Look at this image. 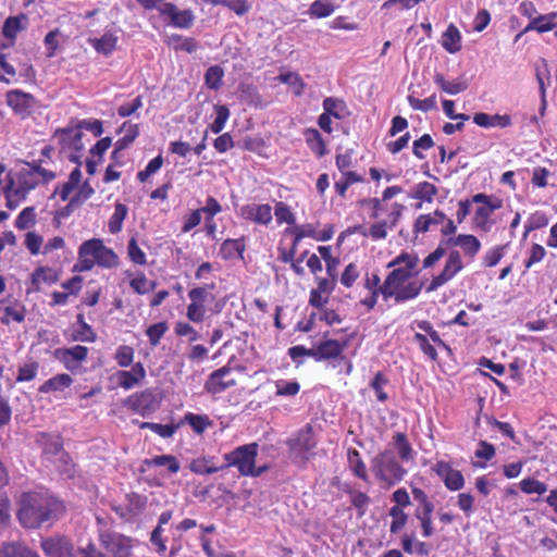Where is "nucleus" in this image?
Segmentation results:
<instances>
[{"mask_svg": "<svg viewBox=\"0 0 557 557\" xmlns=\"http://www.w3.org/2000/svg\"><path fill=\"white\" fill-rule=\"evenodd\" d=\"M214 284L196 287L189 290L190 304L187 306L186 317L189 321L201 323L206 317V307L215 300Z\"/></svg>", "mask_w": 557, "mask_h": 557, "instance_id": "1a4fd4ad", "label": "nucleus"}, {"mask_svg": "<svg viewBox=\"0 0 557 557\" xmlns=\"http://www.w3.org/2000/svg\"><path fill=\"white\" fill-rule=\"evenodd\" d=\"M114 377L117 385L124 389H132L146 377V369L141 362H136L128 370H119Z\"/></svg>", "mask_w": 557, "mask_h": 557, "instance_id": "412c9836", "label": "nucleus"}, {"mask_svg": "<svg viewBox=\"0 0 557 557\" xmlns=\"http://www.w3.org/2000/svg\"><path fill=\"white\" fill-rule=\"evenodd\" d=\"M39 370V362L30 360L18 367L16 383L30 382L36 379Z\"/></svg>", "mask_w": 557, "mask_h": 557, "instance_id": "09e8293b", "label": "nucleus"}, {"mask_svg": "<svg viewBox=\"0 0 557 557\" xmlns=\"http://www.w3.org/2000/svg\"><path fill=\"white\" fill-rule=\"evenodd\" d=\"M159 12L161 15L166 16L170 20V24L176 28H189L195 21V14L190 9L178 10L175 4L170 2L162 3Z\"/></svg>", "mask_w": 557, "mask_h": 557, "instance_id": "a211bd4d", "label": "nucleus"}, {"mask_svg": "<svg viewBox=\"0 0 557 557\" xmlns=\"http://www.w3.org/2000/svg\"><path fill=\"white\" fill-rule=\"evenodd\" d=\"M112 268L117 264V256L112 249L106 247L101 239H89L84 242L78 249V260L73 270L77 272L88 271L94 265Z\"/></svg>", "mask_w": 557, "mask_h": 557, "instance_id": "20e7f679", "label": "nucleus"}, {"mask_svg": "<svg viewBox=\"0 0 557 557\" xmlns=\"http://www.w3.org/2000/svg\"><path fill=\"white\" fill-rule=\"evenodd\" d=\"M446 220L444 212L435 210L431 214H420L413 225L416 233H426L433 225L442 224Z\"/></svg>", "mask_w": 557, "mask_h": 557, "instance_id": "c85d7f7f", "label": "nucleus"}, {"mask_svg": "<svg viewBox=\"0 0 557 557\" xmlns=\"http://www.w3.org/2000/svg\"><path fill=\"white\" fill-rule=\"evenodd\" d=\"M64 511L63 502L57 497L42 492H25L20 497L16 517L23 528L38 529Z\"/></svg>", "mask_w": 557, "mask_h": 557, "instance_id": "f257e3e1", "label": "nucleus"}, {"mask_svg": "<svg viewBox=\"0 0 557 557\" xmlns=\"http://www.w3.org/2000/svg\"><path fill=\"white\" fill-rule=\"evenodd\" d=\"M5 101L13 112L22 117L29 115L36 108L35 97L20 89L9 90Z\"/></svg>", "mask_w": 557, "mask_h": 557, "instance_id": "f3484780", "label": "nucleus"}, {"mask_svg": "<svg viewBox=\"0 0 557 557\" xmlns=\"http://www.w3.org/2000/svg\"><path fill=\"white\" fill-rule=\"evenodd\" d=\"M462 269L460 255L457 250H451L443 272L435 278H453Z\"/></svg>", "mask_w": 557, "mask_h": 557, "instance_id": "37998d69", "label": "nucleus"}, {"mask_svg": "<svg viewBox=\"0 0 557 557\" xmlns=\"http://www.w3.org/2000/svg\"><path fill=\"white\" fill-rule=\"evenodd\" d=\"M121 131L124 132V136L115 143V149L112 152V158H116L119 152L128 148L136 137L139 135L138 124H129L124 122L121 126Z\"/></svg>", "mask_w": 557, "mask_h": 557, "instance_id": "7c9ffc66", "label": "nucleus"}, {"mask_svg": "<svg viewBox=\"0 0 557 557\" xmlns=\"http://www.w3.org/2000/svg\"><path fill=\"white\" fill-rule=\"evenodd\" d=\"M354 336L355 334H351L344 339L323 338L313 346L314 354H312V358L317 362L337 359L345 360L344 351Z\"/></svg>", "mask_w": 557, "mask_h": 557, "instance_id": "f8f14e48", "label": "nucleus"}, {"mask_svg": "<svg viewBox=\"0 0 557 557\" xmlns=\"http://www.w3.org/2000/svg\"><path fill=\"white\" fill-rule=\"evenodd\" d=\"M277 79L283 84H287V85L292 86L294 88V92L297 96L302 94L305 84H304L301 77L297 73H294V72L281 73L277 76Z\"/></svg>", "mask_w": 557, "mask_h": 557, "instance_id": "052dcab7", "label": "nucleus"}, {"mask_svg": "<svg viewBox=\"0 0 557 557\" xmlns=\"http://www.w3.org/2000/svg\"><path fill=\"white\" fill-rule=\"evenodd\" d=\"M308 147L319 157L326 154V146L320 132L315 128H307L304 133Z\"/></svg>", "mask_w": 557, "mask_h": 557, "instance_id": "c9c22d12", "label": "nucleus"}, {"mask_svg": "<svg viewBox=\"0 0 557 557\" xmlns=\"http://www.w3.org/2000/svg\"><path fill=\"white\" fill-rule=\"evenodd\" d=\"M77 324L79 325V329L74 331L72 335L73 341L94 343L97 339L96 333L91 326L86 323L82 313L77 314Z\"/></svg>", "mask_w": 557, "mask_h": 557, "instance_id": "a19ab883", "label": "nucleus"}, {"mask_svg": "<svg viewBox=\"0 0 557 557\" xmlns=\"http://www.w3.org/2000/svg\"><path fill=\"white\" fill-rule=\"evenodd\" d=\"M89 349L86 346L75 345L73 347H60L53 350V358L72 372L78 373L83 363L88 359Z\"/></svg>", "mask_w": 557, "mask_h": 557, "instance_id": "9b49d317", "label": "nucleus"}, {"mask_svg": "<svg viewBox=\"0 0 557 557\" xmlns=\"http://www.w3.org/2000/svg\"><path fill=\"white\" fill-rule=\"evenodd\" d=\"M388 517L391 518V534H398L400 531L404 530V528L407 525L409 521V515L406 512V510L389 508Z\"/></svg>", "mask_w": 557, "mask_h": 557, "instance_id": "a18cd8bd", "label": "nucleus"}, {"mask_svg": "<svg viewBox=\"0 0 557 557\" xmlns=\"http://www.w3.org/2000/svg\"><path fill=\"white\" fill-rule=\"evenodd\" d=\"M73 383V379L67 373H59L49 380L45 381L39 387L38 392L41 394H49L51 392H62L70 387Z\"/></svg>", "mask_w": 557, "mask_h": 557, "instance_id": "cd10ccee", "label": "nucleus"}, {"mask_svg": "<svg viewBox=\"0 0 557 557\" xmlns=\"http://www.w3.org/2000/svg\"><path fill=\"white\" fill-rule=\"evenodd\" d=\"M36 212L34 207L24 208L17 215L14 225L18 230H27L35 224Z\"/></svg>", "mask_w": 557, "mask_h": 557, "instance_id": "4d7b16f0", "label": "nucleus"}, {"mask_svg": "<svg viewBox=\"0 0 557 557\" xmlns=\"http://www.w3.org/2000/svg\"><path fill=\"white\" fill-rule=\"evenodd\" d=\"M371 467L375 479L384 488L397 485L407 474V470L391 451L381 453L372 458Z\"/></svg>", "mask_w": 557, "mask_h": 557, "instance_id": "423d86ee", "label": "nucleus"}, {"mask_svg": "<svg viewBox=\"0 0 557 557\" xmlns=\"http://www.w3.org/2000/svg\"><path fill=\"white\" fill-rule=\"evenodd\" d=\"M127 213L128 208L125 205L121 202L115 203L114 212L108 222L109 232L111 234H117L119 232H121L123 222L126 219Z\"/></svg>", "mask_w": 557, "mask_h": 557, "instance_id": "79ce46f5", "label": "nucleus"}, {"mask_svg": "<svg viewBox=\"0 0 557 557\" xmlns=\"http://www.w3.org/2000/svg\"><path fill=\"white\" fill-rule=\"evenodd\" d=\"M184 421L197 435L203 434L208 428L213 425V421L207 414H197L193 412H187L184 416Z\"/></svg>", "mask_w": 557, "mask_h": 557, "instance_id": "4c0bfd02", "label": "nucleus"}, {"mask_svg": "<svg viewBox=\"0 0 557 557\" xmlns=\"http://www.w3.org/2000/svg\"><path fill=\"white\" fill-rule=\"evenodd\" d=\"M38 443L42 448V451L47 455H58L62 453L63 443L61 436H54L46 433H41L38 437Z\"/></svg>", "mask_w": 557, "mask_h": 557, "instance_id": "58836bf2", "label": "nucleus"}, {"mask_svg": "<svg viewBox=\"0 0 557 557\" xmlns=\"http://www.w3.org/2000/svg\"><path fill=\"white\" fill-rule=\"evenodd\" d=\"M0 557H40L36 552L22 543H8L0 549Z\"/></svg>", "mask_w": 557, "mask_h": 557, "instance_id": "e433bc0d", "label": "nucleus"}, {"mask_svg": "<svg viewBox=\"0 0 557 557\" xmlns=\"http://www.w3.org/2000/svg\"><path fill=\"white\" fill-rule=\"evenodd\" d=\"M557 27V12L539 15L530 21L522 33L536 30L537 33H546Z\"/></svg>", "mask_w": 557, "mask_h": 557, "instance_id": "a878e982", "label": "nucleus"}, {"mask_svg": "<svg viewBox=\"0 0 557 557\" xmlns=\"http://www.w3.org/2000/svg\"><path fill=\"white\" fill-rule=\"evenodd\" d=\"M98 541L103 550L94 543L81 548L82 557H134L138 540L112 530H99Z\"/></svg>", "mask_w": 557, "mask_h": 557, "instance_id": "7ed1b4c3", "label": "nucleus"}, {"mask_svg": "<svg viewBox=\"0 0 557 557\" xmlns=\"http://www.w3.org/2000/svg\"><path fill=\"white\" fill-rule=\"evenodd\" d=\"M224 76V72L221 66L212 65L210 66L205 75V82L208 88L212 90H218L222 86V79Z\"/></svg>", "mask_w": 557, "mask_h": 557, "instance_id": "6e6d98bb", "label": "nucleus"}, {"mask_svg": "<svg viewBox=\"0 0 557 557\" xmlns=\"http://www.w3.org/2000/svg\"><path fill=\"white\" fill-rule=\"evenodd\" d=\"M239 215L257 224L268 225L272 221V208L270 205H244L239 208Z\"/></svg>", "mask_w": 557, "mask_h": 557, "instance_id": "aec40b11", "label": "nucleus"}, {"mask_svg": "<svg viewBox=\"0 0 557 557\" xmlns=\"http://www.w3.org/2000/svg\"><path fill=\"white\" fill-rule=\"evenodd\" d=\"M168 330L169 325L165 321H161L149 325L146 330V335L148 337L150 346H158L160 344L161 338L164 336Z\"/></svg>", "mask_w": 557, "mask_h": 557, "instance_id": "603ef678", "label": "nucleus"}, {"mask_svg": "<svg viewBox=\"0 0 557 557\" xmlns=\"http://www.w3.org/2000/svg\"><path fill=\"white\" fill-rule=\"evenodd\" d=\"M348 468L352 474L363 482H369V474L367 466L361 457V454L356 448H348L347 450Z\"/></svg>", "mask_w": 557, "mask_h": 557, "instance_id": "393cba45", "label": "nucleus"}, {"mask_svg": "<svg viewBox=\"0 0 557 557\" xmlns=\"http://www.w3.org/2000/svg\"><path fill=\"white\" fill-rule=\"evenodd\" d=\"M417 326L424 332L414 333L413 342L419 346L421 352L431 361L438 360L437 348L451 352L450 347L441 338L440 333L433 327L432 323L428 320H416L410 327L413 330Z\"/></svg>", "mask_w": 557, "mask_h": 557, "instance_id": "6e6552de", "label": "nucleus"}, {"mask_svg": "<svg viewBox=\"0 0 557 557\" xmlns=\"http://www.w3.org/2000/svg\"><path fill=\"white\" fill-rule=\"evenodd\" d=\"M135 350L128 345H121L116 348L114 360L121 368H127L133 364Z\"/></svg>", "mask_w": 557, "mask_h": 557, "instance_id": "5fc2aeb1", "label": "nucleus"}, {"mask_svg": "<svg viewBox=\"0 0 557 557\" xmlns=\"http://www.w3.org/2000/svg\"><path fill=\"white\" fill-rule=\"evenodd\" d=\"M317 441L310 428L301 430L295 441L294 448L302 456L305 460L309 459L308 454L314 449Z\"/></svg>", "mask_w": 557, "mask_h": 557, "instance_id": "2f4dec72", "label": "nucleus"}, {"mask_svg": "<svg viewBox=\"0 0 557 557\" xmlns=\"http://www.w3.org/2000/svg\"><path fill=\"white\" fill-rule=\"evenodd\" d=\"M173 42H176L174 48L176 50L186 51L188 53H193L198 49V45L194 38L183 37L181 35H173L171 37Z\"/></svg>", "mask_w": 557, "mask_h": 557, "instance_id": "774afa93", "label": "nucleus"}, {"mask_svg": "<svg viewBox=\"0 0 557 557\" xmlns=\"http://www.w3.org/2000/svg\"><path fill=\"white\" fill-rule=\"evenodd\" d=\"M387 384L388 379L381 371L376 372L370 382V387L375 392L376 399L380 403H385L388 399V395L384 391V386Z\"/></svg>", "mask_w": 557, "mask_h": 557, "instance_id": "864d4df0", "label": "nucleus"}, {"mask_svg": "<svg viewBox=\"0 0 557 557\" xmlns=\"http://www.w3.org/2000/svg\"><path fill=\"white\" fill-rule=\"evenodd\" d=\"M520 488L524 494L542 495L547 491V485L536 479L527 478L520 481Z\"/></svg>", "mask_w": 557, "mask_h": 557, "instance_id": "680f3d73", "label": "nucleus"}, {"mask_svg": "<svg viewBox=\"0 0 557 557\" xmlns=\"http://www.w3.org/2000/svg\"><path fill=\"white\" fill-rule=\"evenodd\" d=\"M162 397L153 388L129 395L124 405L133 412L143 417L149 416L160 408Z\"/></svg>", "mask_w": 557, "mask_h": 557, "instance_id": "9d476101", "label": "nucleus"}, {"mask_svg": "<svg viewBox=\"0 0 557 557\" xmlns=\"http://www.w3.org/2000/svg\"><path fill=\"white\" fill-rule=\"evenodd\" d=\"M26 317V308L24 305L14 301L10 302L3 308V317L0 321L4 325H9L11 322L22 323Z\"/></svg>", "mask_w": 557, "mask_h": 557, "instance_id": "f704fd0d", "label": "nucleus"}, {"mask_svg": "<svg viewBox=\"0 0 557 557\" xmlns=\"http://www.w3.org/2000/svg\"><path fill=\"white\" fill-rule=\"evenodd\" d=\"M335 7L330 0H315L310 4L309 15L311 17L323 18L332 15Z\"/></svg>", "mask_w": 557, "mask_h": 557, "instance_id": "de8ad7c7", "label": "nucleus"}, {"mask_svg": "<svg viewBox=\"0 0 557 557\" xmlns=\"http://www.w3.org/2000/svg\"><path fill=\"white\" fill-rule=\"evenodd\" d=\"M277 396L290 397L295 396L300 391V384L297 381L280 380L275 383Z\"/></svg>", "mask_w": 557, "mask_h": 557, "instance_id": "e2e57ef3", "label": "nucleus"}, {"mask_svg": "<svg viewBox=\"0 0 557 557\" xmlns=\"http://www.w3.org/2000/svg\"><path fill=\"white\" fill-rule=\"evenodd\" d=\"M417 264V259L412 258L408 255H403L398 257L391 265H397L386 278H411L416 275L414 269Z\"/></svg>", "mask_w": 557, "mask_h": 557, "instance_id": "4be33fe9", "label": "nucleus"}, {"mask_svg": "<svg viewBox=\"0 0 557 557\" xmlns=\"http://www.w3.org/2000/svg\"><path fill=\"white\" fill-rule=\"evenodd\" d=\"M149 467H163L165 466L170 473L175 474L180 471L181 465L177 458L173 455H157L151 459L145 460Z\"/></svg>", "mask_w": 557, "mask_h": 557, "instance_id": "ea45409f", "label": "nucleus"}, {"mask_svg": "<svg viewBox=\"0 0 557 557\" xmlns=\"http://www.w3.org/2000/svg\"><path fill=\"white\" fill-rule=\"evenodd\" d=\"M237 383L233 375V370L228 366H224L209 374L205 382V391L211 395H219L227 388L235 386Z\"/></svg>", "mask_w": 557, "mask_h": 557, "instance_id": "2eb2a0df", "label": "nucleus"}, {"mask_svg": "<svg viewBox=\"0 0 557 557\" xmlns=\"http://www.w3.org/2000/svg\"><path fill=\"white\" fill-rule=\"evenodd\" d=\"M380 281H364L367 295L360 299V304L368 310L374 308L379 295L384 300L394 298L395 302H403L417 297L422 288L421 281H384L379 285Z\"/></svg>", "mask_w": 557, "mask_h": 557, "instance_id": "f03ea898", "label": "nucleus"}, {"mask_svg": "<svg viewBox=\"0 0 557 557\" xmlns=\"http://www.w3.org/2000/svg\"><path fill=\"white\" fill-rule=\"evenodd\" d=\"M40 547L46 557H75L73 545L63 536L42 539Z\"/></svg>", "mask_w": 557, "mask_h": 557, "instance_id": "6ab92c4d", "label": "nucleus"}, {"mask_svg": "<svg viewBox=\"0 0 557 557\" xmlns=\"http://www.w3.org/2000/svg\"><path fill=\"white\" fill-rule=\"evenodd\" d=\"M119 36L116 32L107 30L99 38H88L87 42L100 54L111 55L116 49Z\"/></svg>", "mask_w": 557, "mask_h": 557, "instance_id": "5701e85b", "label": "nucleus"}, {"mask_svg": "<svg viewBox=\"0 0 557 557\" xmlns=\"http://www.w3.org/2000/svg\"><path fill=\"white\" fill-rule=\"evenodd\" d=\"M472 202L482 203L474 214V222L476 226L482 231H490L492 227L490 216L493 211L502 208L503 201L496 197L487 196L485 194H476L472 197Z\"/></svg>", "mask_w": 557, "mask_h": 557, "instance_id": "ddd939ff", "label": "nucleus"}, {"mask_svg": "<svg viewBox=\"0 0 557 557\" xmlns=\"http://www.w3.org/2000/svg\"><path fill=\"white\" fill-rule=\"evenodd\" d=\"M244 238L225 239L220 247V255L225 260L242 259L245 251Z\"/></svg>", "mask_w": 557, "mask_h": 557, "instance_id": "c756f323", "label": "nucleus"}, {"mask_svg": "<svg viewBox=\"0 0 557 557\" xmlns=\"http://www.w3.org/2000/svg\"><path fill=\"white\" fill-rule=\"evenodd\" d=\"M441 44L449 53H456L461 49V34L453 23L443 33Z\"/></svg>", "mask_w": 557, "mask_h": 557, "instance_id": "473e14b6", "label": "nucleus"}, {"mask_svg": "<svg viewBox=\"0 0 557 557\" xmlns=\"http://www.w3.org/2000/svg\"><path fill=\"white\" fill-rule=\"evenodd\" d=\"M445 244L449 247H460L466 255L474 256L481 248L479 239L473 235H458L448 238Z\"/></svg>", "mask_w": 557, "mask_h": 557, "instance_id": "bb28decb", "label": "nucleus"}, {"mask_svg": "<svg viewBox=\"0 0 557 557\" xmlns=\"http://www.w3.org/2000/svg\"><path fill=\"white\" fill-rule=\"evenodd\" d=\"M23 21H26V16L24 14L8 17L2 28L3 36L9 39H14L17 33L23 29Z\"/></svg>", "mask_w": 557, "mask_h": 557, "instance_id": "8fccbe9b", "label": "nucleus"}, {"mask_svg": "<svg viewBox=\"0 0 557 557\" xmlns=\"http://www.w3.org/2000/svg\"><path fill=\"white\" fill-rule=\"evenodd\" d=\"M391 500L393 503L391 508L394 509L405 510L411 505L410 494L405 487L395 490L391 495Z\"/></svg>", "mask_w": 557, "mask_h": 557, "instance_id": "bf43d9fd", "label": "nucleus"}, {"mask_svg": "<svg viewBox=\"0 0 557 557\" xmlns=\"http://www.w3.org/2000/svg\"><path fill=\"white\" fill-rule=\"evenodd\" d=\"M147 504L148 497L146 495L131 492L126 494V503L113 507V510L121 519L131 522L144 513Z\"/></svg>", "mask_w": 557, "mask_h": 557, "instance_id": "4468645a", "label": "nucleus"}, {"mask_svg": "<svg viewBox=\"0 0 557 557\" xmlns=\"http://www.w3.org/2000/svg\"><path fill=\"white\" fill-rule=\"evenodd\" d=\"M323 110L324 113L332 115L335 119H342V110L344 109V102L342 100L335 99L333 97L325 98L323 100Z\"/></svg>", "mask_w": 557, "mask_h": 557, "instance_id": "69168bd1", "label": "nucleus"}, {"mask_svg": "<svg viewBox=\"0 0 557 557\" xmlns=\"http://www.w3.org/2000/svg\"><path fill=\"white\" fill-rule=\"evenodd\" d=\"M214 110L216 116L212 124L210 125V129L212 131V133L219 134L220 132H222L230 117V110L226 106L219 104L214 107Z\"/></svg>", "mask_w": 557, "mask_h": 557, "instance_id": "13d9d810", "label": "nucleus"}, {"mask_svg": "<svg viewBox=\"0 0 557 557\" xmlns=\"http://www.w3.org/2000/svg\"><path fill=\"white\" fill-rule=\"evenodd\" d=\"M434 82L440 88L448 95H458L468 88L465 82H449L444 78L443 75L437 74L434 77Z\"/></svg>", "mask_w": 557, "mask_h": 557, "instance_id": "3c124183", "label": "nucleus"}, {"mask_svg": "<svg viewBox=\"0 0 557 557\" xmlns=\"http://www.w3.org/2000/svg\"><path fill=\"white\" fill-rule=\"evenodd\" d=\"M436 194L437 188L435 185L429 182H421L414 185L410 197L425 202H432Z\"/></svg>", "mask_w": 557, "mask_h": 557, "instance_id": "49530a36", "label": "nucleus"}, {"mask_svg": "<svg viewBox=\"0 0 557 557\" xmlns=\"http://www.w3.org/2000/svg\"><path fill=\"white\" fill-rule=\"evenodd\" d=\"M394 444L397 448L398 456L403 461L413 460V450L409 443L407 435L403 432H398L393 436Z\"/></svg>", "mask_w": 557, "mask_h": 557, "instance_id": "c03bdc74", "label": "nucleus"}, {"mask_svg": "<svg viewBox=\"0 0 557 557\" xmlns=\"http://www.w3.org/2000/svg\"><path fill=\"white\" fill-rule=\"evenodd\" d=\"M410 491L413 500L417 503L413 510V518L417 520L424 539L431 537L435 533L434 511L435 505L430 495L414 483H410Z\"/></svg>", "mask_w": 557, "mask_h": 557, "instance_id": "0eeeda50", "label": "nucleus"}, {"mask_svg": "<svg viewBox=\"0 0 557 557\" xmlns=\"http://www.w3.org/2000/svg\"><path fill=\"white\" fill-rule=\"evenodd\" d=\"M274 214L278 224L287 223L293 225L296 222L295 215L290 211L289 207L282 201L276 203L274 208Z\"/></svg>", "mask_w": 557, "mask_h": 557, "instance_id": "0e129e2a", "label": "nucleus"}, {"mask_svg": "<svg viewBox=\"0 0 557 557\" xmlns=\"http://www.w3.org/2000/svg\"><path fill=\"white\" fill-rule=\"evenodd\" d=\"M433 146L434 141L431 135L424 134L419 139H416L413 141L412 152L418 159L422 160L425 158V156L423 154V150H429Z\"/></svg>", "mask_w": 557, "mask_h": 557, "instance_id": "338daca9", "label": "nucleus"}, {"mask_svg": "<svg viewBox=\"0 0 557 557\" xmlns=\"http://www.w3.org/2000/svg\"><path fill=\"white\" fill-rule=\"evenodd\" d=\"M343 491L349 495L350 503L352 507L357 510L358 516H364L369 505L371 504L370 496L364 492L354 490L349 485H345Z\"/></svg>", "mask_w": 557, "mask_h": 557, "instance_id": "72a5a7b5", "label": "nucleus"}, {"mask_svg": "<svg viewBox=\"0 0 557 557\" xmlns=\"http://www.w3.org/2000/svg\"><path fill=\"white\" fill-rule=\"evenodd\" d=\"M335 282L336 281H320L318 287L310 293L309 304L319 311L321 308H325L335 287Z\"/></svg>", "mask_w": 557, "mask_h": 557, "instance_id": "b1692460", "label": "nucleus"}, {"mask_svg": "<svg viewBox=\"0 0 557 557\" xmlns=\"http://www.w3.org/2000/svg\"><path fill=\"white\" fill-rule=\"evenodd\" d=\"M432 470L442 479L445 487L451 492L460 491L466 484V480L461 471L451 467L445 460H438Z\"/></svg>", "mask_w": 557, "mask_h": 557, "instance_id": "dca6fc26", "label": "nucleus"}, {"mask_svg": "<svg viewBox=\"0 0 557 557\" xmlns=\"http://www.w3.org/2000/svg\"><path fill=\"white\" fill-rule=\"evenodd\" d=\"M258 450L257 443L238 446L224 455L225 467L236 468L243 476L258 478L269 469L268 466H256Z\"/></svg>", "mask_w": 557, "mask_h": 557, "instance_id": "39448f33", "label": "nucleus"}]
</instances>
